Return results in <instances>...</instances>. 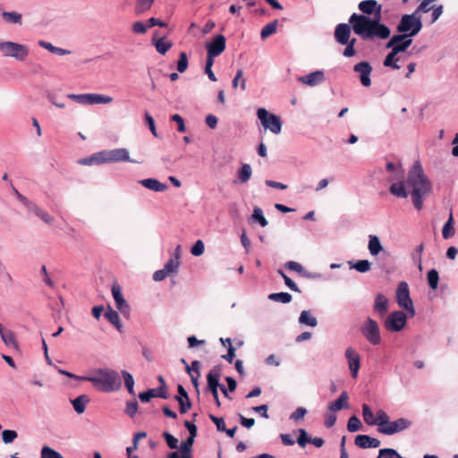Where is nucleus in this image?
Segmentation results:
<instances>
[{"mask_svg": "<svg viewBox=\"0 0 458 458\" xmlns=\"http://www.w3.org/2000/svg\"><path fill=\"white\" fill-rule=\"evenodd\" d=\"M364 14L352 13L349 19L354 33L362 39H386L390 37V29L380 22L382 5L376 0H364L358 5Z\"/></svg>", "mask_w": 458, "mask_h": 458, "instance_id": "obj_1", "label": "nucleus"}, {"mask_svg": "<svg viewBox=\"0 0 458 458\" xmlns=\"http://www.w3.org/2000/svg\"><path fill=\"white\" fill-rule=\"evenodd\" d=\"M406 184L411 188V201L417 210L423 208V198L432 191V183L424 174L421 164L414 162L408 173Z\"/></svg>", "mask_w": 458, "mask_h": 458, "instance_id": "obj_2", "label": "nucleus"}, {"mask_svg": "<svg viewBox=\"0 0 458 458\" xmlns=\"http://www.w3.org/2000/svg\"><path fill=\"white\" fill-rule=\"evenodd\" d=\"M78 378L90 382L96 389L104 393L117 391L122 386L118 372L109 369H98L89 376L78 377Z\"/></svg>", "mask_w": 458, "mask_h": 458, "instance_id": "obj_3", "label": "nucleus"}, {"mask_svg": "<svg viewBox=\"0 0 458 458\" xmlns=\"http://www.w3.org/2000/svg\"><path fill=\"white\" fill-rule=\"evenodd\" d=\"M386 168L387 172L393 173V175L389 178V181H399L391 184L389 188L390 193L398 198H407L408 191H406L405 182L403 181L404 170L403 169L401 164L395 165L393 162H388Z\"/></svg>", "mask_w": 458, "mask_h": 458, "instance_id": "obj_4", "label": "nucleus"}, {"mask_svg": "<svg viewBox=\"0 0 458 458\" xmlns=\"http://www.w3.org/2000/svg\"><path fill=\"white\" fill-rule=\"evenodd\" d=\"M380 423L377 430L384 435H394L410 428L411 422L404 418H400L394 421H390L387 413H380Z\"/></svg>", "mask_w": 458, "mask_h": 458, "instance_id": "obj_5", "label": "nucleus"}, {"mask_svg": "<svg viewBox=\"0 0 458 458\" xmlns=\"http://www.w3.org/2000/svg\"><path fill=\"white\" fill-rule=\"evenodd\" d=\"M421 29V17L415 12L411 14H403L396 28L399 33H407L410 38L416 36Z\"/></svg>", "mask_w": 458, "mask_h": 458, "instance_id": "obj_6", "label": "nucleus"}, {"mask_svg": "<svg viewBox=\"0 0 458 458\" xmlns=\"http://www.w3.org/2000/svg\"><path fill=\"white\" fill-rule=\"evenodd\" d=\"M0 51L4 56L13 57L20 62L24 61L30 53L27 46L13 41L0 42Z\"/></svg>", "mask_w": 458, "mask_h": 458, "instance_id": "obj_7", "label": "nucleus"}, {"mask_svg": "<svg viewBox=\"0 0 458 458\" xmlns=\"http://www.w3.org/2000/svg\"><path fill=\"white\" fill-rule=\"evenodd\" d=\"M396 301L400 308L404 309L410 318L415 316V309L410 296L409 285L401 282L396 290Z\"/></svg>", "mask_w": 458, "mask_h": 458, "instance_id": "obj_8", "label": "nucleus"}, {"mask_svg": "<svg viewBox=\"0 0 458 458\" xmlns=\"http://www.w3.org/2000/svg\"><path fill=\"white\" fill-rule=\"evenodd\" d=\"M258 118L262 126L275 134H278L282 130V122L279 116L269 114L265 108H259L257 112Z\"/></svg>", "mask_w": 458, "mask_h": 458, "instance_id": "obj_9", "label": "nucleus"}, {"mask_svg": "<svg viewBox=\"0 0 458 458\" xmlns=\"http://www.w3.org/2000/svg\"><path fill=\"white\" fill-rule=\"evenodd\" d=\"M99 157L100 162H102V164L116 162H134L130 158L128 149L123 148L99 151Z\"/></svg>", "mask_w": 458, "mask_h": 458, "instance_id": "obj_10", "label": "nucleus"}, {"mask_svg": "<svg viewBox=\"0 0 458 458\" xmlns=\"http://www.w3.org/2000/svg\"><path fill=\"white\" fill-rule=\"evenodd\" d=\"M408 317L403 311H394L387 316L384 326L390 332H399L405 327Z\"/></svg>", "mask_w": 458, "mask_h": 458, "instance_id": "obj_11", "label": "nucleus"}, {"mask_svg": "<svg viewBox=\"0 0 458 458\" xmlns=\"http://www.w3.org/2000/svg\"><path fill=\"white\" fill-rule=\"evenodd\" d=\"M361 333L371 344L377 345L381 343L379 327L377 321L371 318L366 319Z\"/></svg>", "mask_w": 458, "mask_h": 458, "instance_id": "obj_12", "label": "nucleus"}, {"mask_svg": "<svg viewBox=\"0 0 458 458\" xmlns=\"http://www.w3.org/2000/svg\"><path fill=\"white\" fill-rule=\"evenodd\" d=\"M219 377L220 369L216 367L213 368L207 376L208 390L211 392L217 407H220L221 405L217 391L218 387L220 388L221 386V385L219 384Z\"/></svg>", "mask_w": 458, "mask_h": 458, "instance_id": "obj_13", "label": "nucleus"}, {"mask_svg": "<svg viewBox=\"0 0 458 458\" xmlns=\"http://www.w3.org/2000/svg\"><path fill=\"white\" fill-rule=\"evenodd\" d=\"M112 295L115 302L116 309L125 317L130 315V306L123 296L122 288L117 283H114L111 288Z\"/></svg>", "mask_w": 458, "mask_h": 458, "instance_id": "obj_14", "label": "nucleus"}, {"mask_svg": "<svg viewBox=\"0 0 458 458\" xmlns=\"http://www.w3.org/2000/svg\"><path fill=\"white\" fill-rule=\"evenodd\" d=\"M353 71L360 75V80L364 87L371 85L370 73L372 67L368 62H360L354 65Z\"/></svg>", "mask_w": 458, "mask_h": 458, "instance_id": "obj_15", "label": "nucleus"}, {"mask_svg": "<svg viewBox=\"0 0 458 458\" xmlns=\"http://www.w3.org/2000/svg\"><path fill=\"white\" fill-rule=\"evenodd\" d=\"M345 356L348 360L349 369L351 370L352 377L356 378L360 366V357L358 352L353 349L348 348L345 351Z\"/></svg>", "mask_w": 458, "mask_h": 458, "instance_id": "obj_16", "label": "nucleus"}, {"mask_svg": "<svg viewBox=\"0 0 458 458\" xmlns=\"http://www.w3.org/2000/svg\"><path fill=\"white\" fill-rule=\"evenodd\" d=\"M207 52L212 55H220L225 49V38L219 34L213 40L207 44Z\"/></svg>", "mask_w": 458, "mask_h": 458, "instance_id": "obj_17", "label": "nucleus"}, {"mask_svg": "<svg viewBox=\"0 0 458 458\" xmlns=\"http://www.w3.org/2000/svg\"><path fill=\"white\" fill-rule=\"evenodd\" d=\"M351 27L346 23H340L335 27V38L341 45L350 42Z\"/></svg>", "mask_w": 458, "mask_h": 458, "instance_id": "obj_18", "label": "nucleus"}, {"mask_svg": "<svg viewBox=\"0 0 458 458\" xmlns=\"http://www.w3.org/2000/svg\"><path fill=\"white\" fill-rule=\"evenodd\" d=\"M373 309L380 318L385 317L389 310V301L386 296L383 293H377L375 297Z\"/></svg>", "mask_w": 458, "mask_h": 458, "instance_id": "obj_19", "label": "nucleus"}, {"mask_svg": "<svg viewBox=\"0 0 458 458\" xmlns=\"http://www.w3.org/2000/svg\"><path fill=\"white\" fill-rule=\"evenodd\" d=\"M380 413H386V411L383 410H379L377 411V415L375 417L371 409L369 408V406L368 404L364 403L362 405L363 420H364L365 423L369 426L377 425V428H379Z\"/></svg>", "mask_w": 458, "mask_h": 458, "instance_id": "obj_20", "label": "nucleus"}, {"mask_svg": "<svg viewBox=\"0 0 458 458\" xmlns=\"http://www.w3.org/2000/svg\"><path fill=\"white\" fill-rule=\"evenodd\" d=\"M298 81L308 86H316L325 81V75L322 71H316L308 75L301 76Z\"/></svg>", "mask_w": 458, "mask_h": 458, "instance_id": "obj_21", "label": "nucleus"}, {"mask_svg": "<svg viewBox=\"0 0 458 458\" xmlns=\"http://www.w3.org/2000/svg\"><path fill=\"white\" fill-rule=\"evenodd\" d=\"M139 183L155 192H162L168 189L167 184L163 183L155 178L142 179L139 181Z\"/></svg>", "mask_w": 458, "mask_h": 458, "instance_id": "obj_22", "label": "nucleus"}, {"mask_svg": "<svg viewBox=\"0 0 458 458\" xmlns=\"http://www.w3.org/2000/svg\"><path fill=\"white\" fill-rule=\"evenodd\" d=\"M354 443L360 448H377L380 445V441L378 439L371 437L368 435L356 436Z\"/></svg>", "mask_w": 458, "mask_h": 458, "instance_id": "obj_23", "label": "nucleus"}, {"mask_svg": "<svg viewBox=\"0 0 458 458\" xmlns=\"http://www.w3.org/2000/svg\"><path fill=\"white\" fill-rule=\"evenodd\" d=\"M348 407V394L346 392H343L340 396L334 402H331L328 404V410L331 412H335L340 411L344 408Z\"/></svg>", "mask_w": 458, "mask_h": 458, "instance_id": "obj_24", "label": "nucleus"}, {"mask_svg": "<svg viewBox=\"0 0 458 458\" xmlns=\"http://www.w3.org/2000/svg\"><path fill=\"white\" fill-rule=\"evenodd\" d=\"M158 380L161 383L160 386L156 388L148 389L151 398L159 397L163 399L168 398V391L165 382V379L162 376H158Z\"/></svg>", "mask_w": 458, "mask_h": 458, "instance_id": "obj_25", "label": "nucleus"}, {"mask_svg": "<svg viewBox=\"0 0 458 458\" xmlns=\"http://www.w3.org/2000/svg\"><path fill=\"white\" fill-rule=\"evenodd\" d=\"M172 273V258L169 259L163 269L157 270L153 275V280L161 282Z\"/></svg>", "mask_w": 458, "mask_h": 458, "instance_id": "obj_26", "label": "nucleus"}, {"mask_svg": "<svg viewBox=\"0 0 458 458\" xmlns=\"http://www.w3.org/2000/svg\"><path fill=\"white\" fill-rule=\"evenodd\" d=\"M89 402V397L86 394H81L72 401L74 411L78 414H81L85 411L86 404Z\"/></svg>", "mask_w": 458, "mask_h": 458, "instance_id": "obj_27", "label": "nucleus"}, {"mask_svg": "<svg viewBox=\"0 0 458 458\" xmlns=\"http://www.w3.org/2000/svg\"><path fill=\"white\" fill-rule=\"evenodd\" d=\"M454 220L453 213L451 211L448 220L444 225L443 229H442V235H443L444 239L447 240L454 235L455 230L454 227Z\"/></svg>", "mask_w": 458, "mask_h": 458, "instance_id": "obj_28", "label": "nucleus"}, {"mask_svg": "<svg viewBox=\"0 0 458 458\" xmlns=\"http://www.w3.org/2000/svg\"><path fill=\"white\" fill-rule=\"evenodd\" d=\"M104 316L112 325H114L119 331H121L122 324L120 322V317L117 311L114 310L109 306Z\"/></svg>", "mask_w": 458, "mask_h": 458, "instance_id": "obj_29", "label": "nucleus"}, {"mask_svg": "<svg viewBox=\"0 0 458 458\" xmlns=\"http://www.w3.org/2000/svg\"><path fill=\"white\" fill-rule=\"evenodd\" d=\"M369 250L372 256H377L382 250L383 247L380 243V241L376 235L369 236Z\"/></svg>", "mask_w": 458, "mask_h": 458, "instance_id": "obj_30", "label": "nucleus"}, {"mask_svg": "<svg viewBox=\"0 0 458 458\" xmlns=\"http://www.w3.org/2000/svg\"><path fill=\"white\" fill-rule=\"evenodd\" d=\"M196 437L189 436L179 447V455H192V445Z\"/></svg>", "mask_w": 458, "mask_h": 458, "instance_id": "obj_31", "label": "nucleus"}, {"mask_svg": "<svg viewBox=\"0 0 458 458\" xmlns=\"http://www.w3.org/2000/svg\"><path fill=\"white\" fill-rule=\"evenodd\" d=\"M299 322L301 324H303V325H306L309 327H314L318 325L317 318L315 317H313L309 310L301 311L300 318H299Z\"/></svg>", "mask_w": 458, "mask_h": 458, "instance_id": "obj_32", "label": "nucleus"}, {"mask_svg": "<svg viewBox=\"0 0 458 458\" xmlns=\"http://www.w3.org/2000/svg\"><path fill=\"white\" fill-rule=\"evenodd\" d=\"M397 53H394V51L391 49V52L386 56L384 60V65L386 67H391L394 70H399L400 66L397 64L399 57H397Z\"/></svg>", "mask_w": 458, "mask_h": 458, "instance_id": "obj_33", "label": "nucleus"}, {"mask_svg": "<svg viewBox=\"0 0 458 458\" xmlns=\"http://www.w3.org/2000/svg\"><path fill=\"white\" fill-rule=\"evenodd\" d=\"M152 42L156 47L157 51L161 55H165L171 47V44L165 42L162 38H157L156 36H154L152 38Z\"/></svg>", "mask_w": 458, "mask_h": 458, "instance_id": "obj_34", "label": "nucleus"}, {"mask_svg": "<svg viewBox=\"0 0 458 458\" xmlns=\"http://www.w3.org/2000/svg\"><path fill=\"white\" fill-rule=\"evenodd\" d=\"M277 23H278V21L275 20V21L267 23V25H265L262 28L261 32H260L261 38L265 39V38H268L269 36L275 34L276 32Z\"/></svg>", "mask_w": 458, "mask_h": 458, "instance_id": "obj_35", "label": "nucleus"}, {"mask_svg": "<svg viewBox=\"0 0 458 458\" xmlns=\"http://www.w3.org/2000/svg\"><path fill=\"white\" fill-rule=\"evenodd\" d=\"M352 268L356 269L360 273H366L370 270L371 264L367 259L358 260L356 262H349Z\"/></svg>", "mask_w": 458, "mask_h": 458, "instance_id": "obj_36", "label": "nucleus"}, {"mask_svg": "<svg viewBox=\"0 0 458 458\" xmlns=\"http://www.w3.org/2000/svg\"><path fill=\"white\" fill-rule=\"evenodd\" d=\"M112 101V97L90 93L89 105L110 104Z\"/></svg>", "mask_w": 458, "mask_h": 458, "instance_id": "obj_37", "label": "nucleus"}, {"mask_svg": "<svg viewBox=\"0 0 458 458\" xmlns=\"http://www.w3.org/2000/svg\"><path fill=\"white\" fill-rule=\"evenodd\" d=\"M1 338L6 346L18 349V344L15 339V335L12 331L7 330L6 333L2 334Z\"/></svg>", "mask_w": 458, "mask_h": 458, "instance_id": "obj_38", "label": "nucleus"}, {"mask_svg": "<svg viewBox=\"0 0 458 458\" xmlns=\"http://www.w3.org/2000/svg\"><path fill=\"white\" fill-rule=\"evenodd\" d=\"M268 299L277 302L289 303L292 301V295L288 293H274L268 295Z\"/></svg>", "mask_w": 458, "mask_h": 458, "instance_id": "obj_39", "label": "nucleus"}, {"mask_svg": "<svg viewBox=\"0 0 458 458\" xmlns=\"http://www.w3.org/2000/svg\"><path fill=\"white\" fill-rule=\"evenodd\" d=\"M251 174L252 170L250 165L249 164H244L238 172L239 180L243 183L247 182L250 179Z\"/></svg>", "mask_w": 458, "mask_h": 458, "instance_id": "obj_40", "label": "nucleus"}, {"mask_svg": "<svg viewBox=\"0 0 458 458\" xmlns=\"http://www.w3.org/2000/svg\"><path fill=\"white\" fill-rule=\"evenodd\" d=\"M428 283L431 289L436 290L438 286L439 275L436 269H430L427 275Z\"/></svg>", "mask_w": 458, "mask_h": 458, "instance_id": "obj_41", "label": "nucleus"}, {"mask_svg": "<svg viewBox=\"0 0 458 458\" xmlns=\"http://www.w3.org/2000/svg\"><path fill=\"white\" fill-rule=\"evenodd\" d=\"M284 267H285V268L292 270V271H295L299 274H305V276L307 277H310V278L315 277L314 276H311L310 274H306L303 267L296 261H288L284 264Z\"/></svg>", "mask_w": 458, "mask_h": 458, "instance_id": "obj_42", "label": "nucleus"}, {"mask_svg": "<svg viewBox=\"0 0 458 458\" xmlns=\"http://www.w3.org/2000/svg\"><path fill=\"white\" fill-rule=\"evenodd\" d=\"M188 68V55L185 52L179 54V59L177 61L176 69L179 72H184Z\"/></svg>", "mask_w": 458, "mask_h": 458, "instance_id": "obj_43", "label": "nucleus"}, {"mask_svg": "<svg viewBox=\"0 0 458 458\" xmlns=\"http://www.w3.org/2000/svg\"><path fill=\"white\" fill-rule=\"evenodd\" d=\"M122 375L123 377L125 387L127 388L128 392L131 394H134V389H133V387H134V379H133V377L131 376V374H130L129 372H127L125 370L122 371Z\"/></svg>", "mask_w": 458, "mask_h": 458, "instance_id": "obj_44", "label": "nucleus"}, {"mask_svg": "<svg viewBox=\"0 0 458 458\" xmlns=\"http://www.w3.org/2000/svg\"><path fill=\"white\" fill-rule=\"evenodd\" d=\"M362 427V424L360 419L356 416H352L347 422V429L350 432H356L360 430Z\"/></svg>", "mask_w": 458, "mask_h": 458, "instance_id": "obj_45", "label": "nucleus"}, {"mask_svg": "<svg viewBox=\"0 0 458 458\" xmlns=\"http://www.w3.org/2000/svg\"><path fill=\"white\" fill-rule=\"evenodd\" d=\"M252 218H253V220L259 222V224L262 227H265L267 225V220L263 216V212L260 208H258V207L254 208Z\"/></svg>", "mask_w": 458, "mask_h": 458, "instance_id": "obj_46", "label": "nucleus"}, {"mask_svg": "<svg viewBox=\"0 0 458 458\" xmlns=\"http://www.w3.org/2000/svg\"><path fill=\"white\" fill-rule=\"evenodd\" d=\"M406 38H410L407 33H400V34H397V35H394L390 40L386 43V48H391L393 49V47H394L396 45H398L399 43H401L403 39H405Z\"/></svg>", "mask_w": 458, "mask_h": 458, "instance_id": "obj_47", "label": "nucleus"}, {"mask_svg": "<svg viewBox=\"0 0 458 458\" xmlns=\"http://www.w3.org/2000/svg\"><path fill=\"white\" fill-rule=\"evenodd\" d=\"M153 1L154 0H138L135 7L136 13L140 14L148 11L151 7Z\"/></svg>", "mask_w": 458, "mask_h": 458, "instance_id": "obj_48", "label": "nucleus"}, {"mask_svg": "<svg viewBox=\"0 0 458 458\" xmlns=\"http://www.w3.org/2000/svg\"><path fill=\"white\" fill-rule=\"evenodd\" d=\"M68 98L82 105H89L90 93L69 94Z\"/></svg>", "mask_w": 458, "mask_h": 458, "instance_id": "obj_49", "label": "nucleus"}, {"mask_svg": "<svg viewBox=\"0 0 458 458\" xmlns=\"http://www.w3.org/2000/svg\"><path fill=\"white\" fill-rule=\"evenodd\" d=\"M4 19L11 23H21V15L15 12H4L3 13Z\"/></svg>", "mask_w": 458, "mask_h": 458, "instance_id": "obj_50", "label": "nucleus"}, {"mask_svg": "<svg viewBox=\"0 0 458 458\" xmlns=\"http://www.w3.org/2000/svg\"><path fill=\"white\" fill-rule=\"evenodd\" d=\"M63 456L57 451L49 446H44L41 449V458H62Z\"/></svg>", "mask_w": 458, "mask_h": 458, "instance_id": "obj_51", "label": "nucleus"}, {"mask_svg": "<svg viewBox=\"0 0 458 458\" xmlns=\"http://www.w3.org/2000/svg\"><path fill=\"white\" fill-rule=\"evenodd\" d=\"M17 437H18V434L15 430L4 429L2 432V439L4 444L13 443Z\"/></svg>", "mask_w": 458, "mask_h": 458, "instance_id": "obj_52", "label": "nucleus"}, {"mask_svg": "<svg viewBox=\"0 0 458 458\" xmlns=\"http://www.w3.org/2000/svg\"><path fill=\"white\" fill-rule=\"evenodd\" d=\"M175 399L179 402L181 413H185L191 408V403L186 392H184V398L176 396Z\"/></svg>", "mask_w": 458, "mask_h": 458, "instance_id": "obj_53", "label": "nucleus"}, {"mask_svg": "<svg viewBox=\"0 0 458 458\" xmlns=\"http://www.w3.org/2000/svg\"><path fill=\"white\" fill-rule=\"evenodd\" d=\"M277 273L284 278L285 284L293 292L301 293V290L297 286V284L288 277L282 269H278Z\"/></svg>", "mask_w": 458, "mask_h": 458, "instance_id": "obj_54", "label": "nucleus"}, {"mask_svg": "<svg viewBox=\"0 0 458 458\" xmlns=\"http://www.w3.org/2000/svg\"><path fill=\"white\" fill-rule=\"evenodd\" d=\"M377 458H401V455L392 448H384L379 451Z\"/></svg>", "mask_w": 458, "mask_h": 458, "instance_id": "obj_55", "label": "nucleus"}, {"mask_svg": "<svg viewBox=\"0 0 458 458\" xmlns=\"http://www.w3.org/2000/svg\"><path fill=\"white\" fill-rule=\"evenodd\" d=\"M243 72L242 70H238L236 72L235 77L233 78L232 81V85L233 89H236L238 87L239 81L241 80V89L244 90L246 89V81L242 78Z\"/></svg>", "mask_w": 458, "mask_h": 458, "instance_id": "obj_56", "label": "nucleus"}, {"mask_svg": "<svg viewBox=\"0 0 458 458\" xmlns=\"http://www.w3.org/2000/svg\"><path fill=\"white\" fill-rule=\"evenodd\" d=\"M411 43H412L411 38H406L401 43H399L394 47H393V50L394 51V53H397V54L405 52L407 50V48L411 45Z\"/></svg>", "mask_w": 458, "mask_h": 458, "instance_id": "obj_57", "label": "nucleus"}, {"mask_svg": "<svg viewBox=\"0 0 458 458\" xmlns=\"http://www.w3.org/2000/svg\"><path fill=\"white\" fill-rule=\"evenodd\" d=\"M205 245L201 240H198L191 249V253L193 256H200L203 254Z\"/></svg>", "mask_w": 458, "mask_h": 458, "instance_id": "obj_58", "label": "nucleus"}, {"mask_svg": "<svg viewBox=\"0 0 458 458\" xmlns=\"http://www.w3.org/2000/svg\"><path fill=\"white\" fill-rule=\"evenodd\" d=\"M299 437L297 438V443L301 447H305L307 443H310V437H308V434L305 429L300 428L298 430Z\"/></svg>", "mask_w": 458, "mask_h": 458, "instance_id": "obj_59", "label": "nucleus"}, {"mask_svg": "<svg viewBox=\"0 0 458 458\" xmlns=\"http://www.w3.org/2000/svg\"><path fill=\"white\" fill-rule=\"evenodd\" d=\"M80 164L86 165H90L93 164H102V162H100L99 152L93 154L90 157L80 160Z\"/></svg>", "mask_w": 458, "mask_h": 458, "instance_id": "obj_60", "label": "nucleus"}, {"mask_svg": "<svg viewBox=\"0 0 458 458\" xmlns=\"http://www.w3.org/2000/svg\"><path fill=\"white\" fill-rule=\"evenodd\" d=\"M138 411V403L137 401L128 402L126 403L125 413L130 417H133Z\"/></svg>", "mask_w": 458, "mask_h": 458, "instance_id": "obj_61", "label": "nucleus"}, {"mask_svg": "<svg viewBox=\"0 0 458 458\" xmlns=\"http://www.w3.org/2000/svg\"><path fill=\"white\" fill-rule=\"evenodd\" d=\"M209 419L213 423L216 424L218 431L224 432L225 430V423L223 418L216 417L215 415L210 414Z\"/></svg>", "mask_w": 458, "mask_h": 458, "instance_id": "obj_62", "label": "nucleus"}, {"mask_svg": "<svg viewBox=\"0 0 458 458\" xmlns=\"http://www.w3.org/2000/svg\"><path fill=\"white\" fill-rule=\"evenodd\" d=\"M148 29L147 22L143 23L142 21H136L132 25V30L136 34H143Z\"/></svg>", "mask_w": 458, "mask_h": 458, "instance_id": "obj_63", "label": "nucleus"}, {"mask_svg": "<svg viewBox=\"0 0 458 458\" xmlns=\"http://www.w3.org/2000/svg\"><path fill=\"white\" fill-rule=\"evenodd\" d=\"M307 413V410L303 407H298L294 412L290 416L291 420H302Z\"/></svg>", "mask_w": 458, "mask_h": 458, "instance_id": "obj_64", "label": "nucleus"}]
</instances>
